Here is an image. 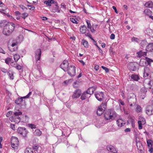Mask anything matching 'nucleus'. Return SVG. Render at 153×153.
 I'll list each match as a JSON object with an SVG mask.
<instances>
[{"instance_id": "bb28decb", "label": "nucleus", "mask_w": 153, "mask_h": 153, "mask_svg": "<svg viewBox=\"0 0 153 153\" xmlns=\"http://www.w3.org/2000/svg\"><path fill=\"white\" fill-rule=\"evenodd\" d=\"M131 79L135 81H138L140 79L139 76L136 74H132L131 76Z\"/></svg>"}, {"instance_id": "f257e3e1", "label": "nucleus", "mask_w": 153, "mask_h": 153, "mask_svg": "<svg viewBox=\"0 0 153 153\" xmlns=\"http://www.w3.org/2000/svg\"><path fill=\"white\" fill-rule=\"evenodd\" d=\"M0 27H4L3 33L6 36H9L14 31L15 25L12 22H8L6 20H3L0 22Z\"/></svg>"}, {"instance_id": "338daca9", "label": "nucleus", "mask_w": 153, "mask_h": 153, "mask_svg": "<svg viewBox=\"0 0 153 153\" xmlns=\"http://www.w3.org/2000/svg\"><path fill=\"white\" fill-rule=\"evenodd\" d=\"M149 151L150 153H152L153 152V148L152 147H149Z\"/></svg>"}, {"instance_id": "c756f323", "label": "nucleus", "mask_w": 153, "mask_h": 153, "mask_svg": "<svg viewBox=\"0 0 153 153\" xmlns=\"http://www.w3.org/2000/svg\"><path fill=\"white\" fill-rule=\"evenodd\" d=\"M136 108L135 109V111L137 112L140 113L142 112V108L140 105H136Z\"/></svg>"}, {"instance_id": "f3484780", "label": "nucleus", "mask_w": 153, "mask_h": 153, "mask_svg": "<svg viewBox=\"0 0 153 153\" xmlns=\"http://www.w3.org/2000/svg\"><path fill=\"white\" fill-rule=\"evenodd\" d=\"M95 88L94 87H90L85 92L89 95H91L93 94L94 91H95Z\"/></svg>"}, {"instance_id": "680f3d73", "label": "nucleus", "mask_w": 153, "mask_h": 153, "mask_svg": "<svg viewBox=\"0 0 153 153\" xmlns=\"http://www.w3.org/2000/svg\"><path fill=\"white\" fill-rule=\"evenodd\" d=\"M1 71L3 73H6V72L7 73V69L4 68H1Z\"/></svg>"}, {"instance_id": "9b49d317", "label": "nucleus", "mask_w": 153, "mask_h": 153, "mask_svg": "<svg viewBox=\"0 0 153 153\" xmlns=\"http://www.w3.org/2000/svg\"><path fill=\"white\" fill-rule=\"evenodd\" d=\"M44 3L48 6H51L52 4H54L56 6V8L59 9V7L57 6V3L56 1H45Z\"/></svg>"}, {"instance_id": "a878e982", "label": "nucleus", "mask_w": 153, "mask_h": 153, "mask_svg": "<svg viewBox=\"0 0 153 153\" xmlns=\"http://www.w3.org/2000/svg\"><path fill=\"white\" fill-rule=\"evenodd\" d=\"M145 60L146 61V63H147V65L150 66H151V63L153 62V60L147 57H145Z\"/></svg>"}, {"instance_id": "603ef678", "label": "nucleus", "mask_w": 153, "mask_h": 153, "mask_svg": "<svg viewBox=\"0 0 153 153\" xmlns=\"http://www.w3.org/2000/svg\"><path fill=\"white\" fill-rule=\"evenodd\" d=\"M101 68L103 70H105V71L106 73H108L109 71V69L108 68H106V67H104V66H102Z\"/></svg>"}, {"instance_id": "f8f14e48", "label": "nucleus", "mask_w": 153, "mask_h": 153, "mask_svg": "<svg viewBox=\"0 0 153 153\" xmlns=\"http://www.w3.org/2000/svg\"><path fill=\"white\" fill-rule=\"evenodd\" d=\"M41 55V51L40 49H38L35 52V57L37 62L39 61Z\"/></svg>"}, {"instance_id": "ea45409f", "label": "nucleus", "mask_w": 153, "mask_h": 153, "mask_svg": "<svg viewBox=\"0 0 153 153\" xmlns=\"http://www.w3.org/2000/svg\"><path fill=\"white\" fill-rule=\"evenodd\" d=\"M20 56L18 54H15L14 55V59L16 62L20 59Z\"/></svg>"}, {"instance_id": "a211bd4d", "label": "nucleus", "mask_w": 153, "mask_h": 153, "mask_svg": "<svg viewBox=\"0 0 153 153\" xmlns=\"http://www.w3.org/2000/svg\"><path fill=\"white\" fill-rule=\"evenodd\" d=\"M81 95L80 99L82 100H84L90 97V96H89L85 91L82 94H81Z\"/></svg>"}, {"instance_id": "c9c22d12", "label": "nucleus", "mask_w": 153, "mask_h": 153, "mask_svg": "<svg viewBox=\"0 0 153 153\" xmlns=\"http://www.w3.org/2000/svg\"><path fill=\"white\" fill-rule=\"evenodd\" d=\"M22 102V98H21V97L18 98L15 101V103L18 105L21 104Z\"/></svg>"}, {"instance_id": "cd10ccee", "label": "nucleus", "mask_w": 153, "mask_h": 153, "mask_svg": "<svg viewBox=\"0 0 153 153\" xmlns=\"http://www.w3.org/2000/svg\"><path fill=\"white\" fill-rule=\"evenodd\" d=\"M107 149L109 151L115 153L116 151L114 150V147L111 146L109 145L107 147Z\"/></svg>"}, {"instance_id": "0e129e2a", "label": "nucleus", "mask_w": 153, "mask_h": 153, "mask_svg": "<svg viewBox=\"0 0 153 153\" xmlns=\"http://www.w3.org/2000/svg\"><path fill=\"white\" fill-rule=\"evenodd\" d=\"M149 73L148 72H144L143 73V76L144 77H146L148 76L149 75Z\"/></svg>"}, {"instance_id": "c85d7f7f", "label": "nucleus", "mask_w": 153, "mask_h": 153, "mask_svg": "<svg viewBox=\"0 0 153 153\" xmlns=\"http://www.w3.org/2000/svg\"><path fill=\"white\" fill-rule=\"evenodd\" d=\"M144 13L147 16H149V17L152 15V12L148 9L145 10L144 11Z\"/></svg>"}, {"instance_id": "0eeeda50", "label": "nucleus", "mask_w": 153, "mask_h": 153, "mask_svg": "<svg viewBox=\"0 0 153 153\" xmlns=\"http://www.w3.org/2000/svg\"><path fill=\"white\" fill-rule=\"evenodd\" d=\"M139 120L138 121V128L139 129L142 128V125H144L146 123L145 120L144 118L141 116L139 117Z\"/></svg>"}, {"instance_id": "5701e85b", "label": "nucleus", "mask_w": 153, "mask_h": 153, "mask_svg": "<svg viewBox=\"0 0 153 153\" xmlns=\"http://www.w3.org/2000/svg\"><path fill=\"white\" fill-rule=\"evenodd\" d=\"M104 111V108H102L101 107V106H99L97 111V115L99 116L101 115Z\"/></svg>"}, {"instance_id": "de8ad7c7", "label": "nucleus", "mask_w": 153, "mask_h": 153, "mask_svg": "<svg viewBox=\"0 0 153 153\" xmlns=\"http://www.w3.org/2000/svg\"><path fill=\"white\" fill-rule=\"evenodd\" d=\"M28 14L26 13H25L22 14L21 16L24 19H25V18L28 16Z\"/></svg>"}, {"instance_id": "9d476101", "label": "nucleus", "mask_w": 153, "mask_h": 153, "mask_svg": "<svg viewBox=\"0 0 153 153\" xmlns=\"http://www.w3.org/2000/svg\"><path fill=\"white\" fill-rule=\"evenodd\" d=\"M68 62L67 60H64L62 63L60 65V67L64 71H66V70L68 68L69 66H68Z\"/></svg>"}, {"instance_id": "8fccbe9b", "label": "nucleus", "mask_w": 153, "mask_h": 153, "mask_svg": "<svg viewBox=\"0 0 153 153\" xmlns=\"http://www.w3.org/2000/svg\"><path fill=\"white\" fill-rule=\"evenodd\" d=\"M95 45L97 47L100 53L102 54V55L103 54V51H102V50L97 45V43L95 44Z\"/></svg>"}, {"instance_id": "774afa93", "label": "nucleus", "mask_w": 153, "mask_h": 153, "mask_svg": "<svg viewBox=\"0 0 153 153\" xmlns=\"http://www.w3.org/2000/svg\"><path fill=\"white\" fill-rule=\"evenodd\" d=\"M10 127L13 130H15V125L14 124H10Z\"/></svg>"}, {"instance_id": "412c9836", "label": "nucleus", "mask_w": 153, "mask_h": 153, "mask_svg": "<svg viewBox=\"0 0 153 153\" xmlns=\"http://www.w3.org/2000/svg\"><path fill=\"white\" fill-rule=\"evenodd\" d=\"M137 56L140 58L142 56H144L147 55V52H143L142 51L137 52Z\"/></svg>"}, {"instance_id": "2eb2a0df", "label": "nucleus", "mask_w": 153, "mask_h": 153, "mask_svg": "<svg viewBox=\"0 0 153 153\" xmlns=\"http://www.w3.org/2000/svg\"><path fill=\"white\" fill-rule=\"evenodd\" d=\"M117 124L119 127H121L124 126L125 124V121L122 119H118L117 121Z\"/></svg>"}, {"instance_id": "3c124183", "label": "nucleus", "mask_w": 153, "mask_h": 153, "mask_svg": "<svg viewBox=\"0 0 153 153\" xmlns=\"http://www.w3.org/2000/svg\"><path fill=\"white\" fill-rule=\"evenodd\" d=\"M39 148V146L38 145H35L33 146L32 149H33V150H34V151H36L37 152V149Z\"/></svg>"}, {"instance_id": "6e6552de", "label": "nucleus", "mask_w": 153, "mask_h": 153, "mask_svg": "<svg viewBox=\"0 0 153 153\" xmlns=\"http://www.w3.org/2000/svg\"><path fill=\"white\" fill-rule=\"evenodd\" d=\"M146 114L150 116L153 114V105H148L147 106L146 109Z\"/></svg>"}, {"instance_id": "4be33fe9", "label": "nucleus", "mask_w": 153, "mask_h": 153, "mask_svg": "<svg viewBox=\"0 0 153 153\" xmlns=\"http://www.w3.org/2000/svg\"><path fill=\"white\" fill-rule=\"evenodd\" d=\"M146 50L148 51H153V43H149L146 46Z\"/></svg>"}, {"instance_id": "dca6fc26", "label": "nucleus", "mask_w": 153, "mask_h": 153, "mask_svg": "<svg viewBox=\"0 0 153 153\" xmlns=\"http://www.w3.org/2000/svg\"><path fill=\"white\" fill-rule=\"evenodd\" d=\"M17 49V45L16 44L15 42L12 43L11 48H9V50L11 52H13L16 51Z\"/></svg>"}, {"instance_id": "58836bf2", "label": "nucleus", "mask_w": 153, "mask_h": 153, "mask_svg": "<svg viewBox=\"0 0 153 153\" xmlns=\"http://www.w3.org/2000/svg\"><path fill=\"white\" fill-rule=\"evenodd\" d=\"M147 143L148 147H150L152 146V141L151 140L149 139L147 140Z\"/></svg>"}, {"instance_id": "6e6d98bb", "label": "nucleus", "mask_w": 153, "mask_h": 153, "mask_svg": "<svg viewBox=\"0 0 153 153\" xmlns=\"http://www.w3.org/2000/svg\"><path fill=\"white\" fill-rule=\"evenodd\" d=\"M98 26V25H93L92 27V28H93L94 29V31L93 32H92V33H94L96 31V28Z\"/></svg>"}, {"instance_id": "79ce46f5", "label": "nucleus", "mask_w": 153, "mask_h": 153, "mask_svg": "<svg viewBox=\"0 0 153 153\" xmlns=\"http://www.w3.org/2000/svg\"><path fill=\"white\" fill-rule=\"evenodd\" d=\"M131 41L132 42L138 43L139 42L140 40L137 38L133 37L131 38Z\"/></svg>"}, {"instance_id": "7c9ffc66", "label": "nucleus", "mask_w": 153, "mask_h": 153, "mask_svg": "<svg viewBox=\"0 0 153 153\" xmlns=\"http://www.w3.org/2000/svg\"><path fill=\"white\" fill-rule=\"evenodd\" d=\"M81 44H82L84 47L86 48L88 47V43L87 41L84 39L82 40Z\"/></svg>"}, {"instance_id": "7ed1b4c3", "label": "nucleus", "mask_w": 153, "mask_h": 153, "mask_svg": "<svg viewBox=\"0 0 153 153\" xmlns=\"http://www.w3.org/2000/svg\"><path fill=\"white\" fill-rule=\"evenodd\" d=\"M22 114V112L19 110L17 111H15L13 114L14 115L10 118V120L11 121H13L16 123H18L21 121L20 117Z\"/></svg>"}, {"instance_id": "bf43d9fd", "label": "nucleus", "mask_w": 153, "mask_h": 153, "mask_svg": "<svg viewBox=\"0 0 153 153\" xmlns=\"http://www.w3.org/2000/svg\"><path fill=\"white\" fill-rule=\"evenodd\" d=\"M15 67L18 70H20L22 68V67L19 65H16Z\"/></svg>"}, {"instance_id": "6ab92c4d", "label": "nucleus", "mask_w": 153, "mask_h": 153, "mask_svg": "<svg viewBox=\"0 0 153 153\" xmlns=\"http://www.w3.org/2000/svg\"><path fill=\"white\" fill-rule=\"evenodd\" d=\"M87 30V27L86 26L84 25L81 26L79 28V30L80 32L82 34H84L86 33V31Z\"/></svg>"}, {"instance_id": "393cba45", "label": "nucleus", "mask_w": 153, "mask_h": 153, "mask_svg": "<svg viewBox=\"0 0 153 153\" xmlns=\"http://www.w3.org/2000/svg\"><path fill=\"white\" fill-rule=\"evenodd\" d=\"M146 7L148 8H152L153 7V3L151 1H149L145 4Z\"/></svg>"}, {"instance_id": "864d4df0", "label": "nucleus", "mask_w": 153, "mask_h": 153, "mask_svg": "<svg viewBox=\"0 0 153 153\" xmlns=\"http://www.w3.org/2000/svg\"><path fill=\"white\" fill-rule=\"evenodd\" d=\"M27 6L28 7H29V9L30 10H33L35 8L34 6L33 5H27Z\"/></svg>"}, {"instance_id": "f03ea898", "label": "nucleus", "mask_w": 153, "mask_h": 153, "mask_svg": "<svg viewBox=\"0 0 153 153\" xmlns=\"http://www.w3.org/2000/svg\"><path fill=\"white\" fill-rule=\"evenodd\" d=\"M117 114L114 110L110 108L106 112L104 117L106 120L111 122L114 120L117 117Z\"/></svg>"}, {"instance_id": "13d9d810", "label": "nucleus", "mask_w": 153, "mask_h": 153, "mask_svg": "<svg viewBox=\"0 0 153 153\" xmlns=\"http://www.w3.org/2000/svg\"><path fill=\"white\" fill-rule=\"evenodd\" d=\"M100 106H101V107L102 108H104L105 110L106 108V104L105 103H102Z\"/></svg>"}, {"instance_id": "423d86ee", "label": "nucleus", "mask_w": 153, "mask_h": 153, "mask_svg": "<svg viewBox=\"0 0 153 153\" xmlns=\"http://www.w3.org/2000/svg\"><path fill=\"white\" fill-rule=\"evenodd\" d=\"M17 131L19 134L24 137L26 136L27 133V131L25 127H19L18 128Z\"/></svg>"}, {"instance_id": "2f4dec72", "label": "nucleus", "mask_w": 153, "mask_h": 153, "mask_svg": "<svg viewBox=\"0 0 153 153\" xmlns=\"http://www.w3.org/2000/svg\"><path fill=\"white\" fill-rule=\"evenodd\" d=\"M7 74L9 76L10 79L12 80L14 79L13 73L12 71H9L7 72Z\"/></svg>"}, {"instance_id": "39448f33", "label": "nucleus", "mask_w": 153, "mask_h": 153, "mask_svg": "<svg viewBox=\"0 0 153 153\" xmlns=\"http://www.w3.org/2000/svg\"><path fill=\"white\" fill-rule=\"evenodd\" d=\"M11 143L12 147L15 149H18L19 142L18 138L16 137H13L11 139Z\"/></svg>"}, {"instance_id": "72a5a7b5", "label": "nucleus", "mask_w": 153, "mask_h": 153, "mask_svg": "<svg viewBox=\"0 0 153 153\" xmlns=\"http://www.w3.org/2000/svg\"><path fill=\"white\" fill-rule=\"evenodd\" d=\"M29 117L26 115H23L22 121L26 123L28 122Z\"/></svg>"}, {"instance_id": "09e8293b", "label": "nucleus", "mask_w": 153, "mask_h": 153, "mask_svg": "<svg viewBox=\"0 0 153 153\" xmlns=\"http://www.w3.org/2000/svg\"><path fill=\"white\" fill-rule=\"evenodd\" d=\"M144 72H148L150 73V70L149 68L147 67V66H145L144 67Z\"/></svg>"}, {"instance_id": "052dcab7", "label": "nucleus", "mask_w": 153, "mask_h": 153, "mask_svg": "<svg viewBox=\"0 0 153 153\" xmlns=\"http://www.w3.org/2000/svg\"><path fill=\"white\" fill-rule=\"evenodd\" d=\"M114 125H113L111 126V131L112 132H114V131H116L117 130V129L114 128Z\"/></svg>"}, {"instance_id": "37998d69", "label": "nucleus", "mask_w": 153, "mask_h": 153, "mask_svg": "<svg viewBox=\"0 0 153 153\" xmlns=\"http://www.w3.org/2000/svg\"><path fill=\"white\" fill-rule=\"evenodd\" d=\"M32 94V92L30 91L28 93V94L26 95V96L23 97H21V98H22V100H23V99H25V98H28Z\"/></svg>"}, {"instance_id": "1a4fd4ad", "label": "nucleus", "mask_w": 153, "mask_h": 153, "mask_svg": "<svg viewBox=\"0 0 153 153\" xmlns=\"http://www.w3.org/2000/svg\"><path fill=\"white\" fill-rule=\"evenodd\" d=\"M94 95L98 101H101L103 100L104 99V94L102 92L96 93Z\"/></svg>"}, {"instance_id": "a19ab883", "label": "nucleus", "mask_w": 153, "mask_h": 153, "mask_svg": "<svg viewBox=\"0 0 153 153\" xmlns=\"http://www.w3.org/2000/svg\"><path fill=\"white\" fill-rule=\"evenodd\" d=\"M27 126L32 129H35L36 128V126L35 124L32 123L28 124L27 125Z\"/></svg>"}, {"instance_id": "e433bc0d", "label": "nucleus", "mask_w": 153, "mask_h": 153, "mask_svg": "<svg viewBox=\"0 0 153 153\" xmlns=\"http://www.w3.org/2000/svg\"><path fill=\"white\" fill-rule=\"evenodd\" d=\"M25 153H33V149L31 148L27 147L25 149Z\"/></svg>"}, {"instance_id": "4468645a", "label": "nucleus", "mask_w": 153, "mask_h": 153, "mask_svg": "<svg viewBox=\"0 0 153 153\" xmlns=\"http://www.w3.org/2000/svg\"><path fill=\"white\" fill-rule=\"evenodd\" d=\"M147 92V89L145 87H142L140 90V96L142 99H144L146 96V93Z\"/></svg>"}, {"instance_id": "473e14b6", "label": "nucleus", "mask_w": 153, "mask_h": 153, "mask_svg": "<svg viewBox=\"0 0 153 153\" xmlns=\"http://www.w3.org/2000/svg\"><path fill=\"white\" fill-rule=\"evenodd\" d=\"M33 134L35 135L40 136L42 134V132L39 129H36L33 132Z\"/></svg>"}, {"instance_id": "49530a36", "label": "nucleus", "mask_w": 153, "mask_h": 153, "mask_svg": "<svg viewBox=\"0 0 153 153\" xmlns=\"http://www.w3.org/2000/svg\"><path fill=\"white\" fill-rule=\"evenodd\" d=\"M70 20L72 22H73L74 23H75L76 24H77L78 23V22L74 18H70Z\"/></svg>"}, {"instance_id": "b1692460", "label": "nucleus", "mask_w": 153, "mask_h": 153, "mask_svg": "<svg viewBox=\"0 0 153 153\" xmlns=\"http://www.w3.org/2000/svg\"><path fill=\"white\" fill-rule=\"evenodd\" d=\"M7 10L2 9L0 10V12L4 15H6L10 18H12V16H10V14L7 13Z\"/></svg>"}, {"instance_id": "69168bd1", "label": "nucleus", "mask_w": 153, "mask_h": 153, "mask_svg": "<svg viewBox=\"0 0 153 153\" xmlns=\"http://www.w3.org/2000/svg\"><path fill=\"white\" fill-rule=\"evenodd\" d=\"M12 113V111H9L6 114V116L7 117H9L10 115Z\"/></svg>"}, {"instance_id": "5fc2aeb1", "label": "nucleus", "mask_w": 153, "mask_h": 153, "mask_svg": "<svg viewBox=\"0 0 153 153\" xmlns=\"http://www.w3.org/2000/svg\"><path fill=\"white\" fill-rule=\"evenodd\" d=\"M19 6L20 8L24 10H27V8L24 6L22 5H19Z\"/></svg>"}, {"instance_id": "aec40b11", "label": "nucleus", "mask_w": 153, "mask_h": 153, "mask_svg": "<svg viewBox=\"0 0 153 153\" xmlns=\"http://www.w3.org/2000/svg\"><path fill=\"white\" fill-rule=\"evenodd\" d=\"M86 22L87 25V27L88 28V30L89 31L88 29H89L91 32H93L94 31V30L93 28H92V26L91 24L90 21L87 20H86Z\"/></svg>"}, {"instance_id": "4d7b16f0", "label": "nucleus", "mask_w": 153, "mask_h": 153, "mask_svg": "<svg viewBox=\"0 0 153 153\" xmlns=\"http://www.w3.org/2000/svg\"><path fill=\"white\" fill-rule=\"evenodd\" d=\"M146 32L147 34L148 35L150 36V33L152 32V31L149 29H147L146 30Z\"/></svg>"}, {"instance_id": "a18cd8bd", "label": "nucleus", "mask_w": 153, "mask_h": 153, "mask_svg": "<svg viewBox=\"0 0 153 153\" xmlns=\"http://www.w3.org/2000/svg\"><path fill=\"white\" fill-rule=\"evenodd\" d=\"M12 59L10 58H7L5 60V62L7 64H9L11 62Z\"/></svg>"}, {"instance_id": "c03bdc74", "label": "nucleus", "mask_w": 153, "mask_h": 153, "mask_svg": "<svg viewBox=\"0 0 153 153\" xmlns=\"http://www.w3.org/2000/svg\"><path fill=\"white\" fill-rule=\"evenodd\" d=\"M85 35L86 36H88L92 40H93V41L95 42L91 34H90L89 33H85Z\"/></svg>"}, {"instance_id": "f704fd0d", "label": "nucleus", "mask_w": 153, "mask_h": 153, "mask_svg": "<svg viewBox=\"0 0 153 153\" xmlns=\"http://www.w3.org/2000/svg\"><path fill=\"white\" fill-rule=\"evenodd\" d=\"M140 64L141 66H147V63L145 60H140Z\"/></svg>"}, {"instance_id": "4c0bfd02", "label": "nucleus", "mask_w": 153, "mask_h": 153, "mask_svg": "<svg viewBox=\"0 0 153 153\" xmlns=\"http://www.w3.org/2000/svg\"><path fill=\"white\" fill-rule=\"evenodd\" d=\"M148 44L146 40H143L141 41L140 43L141 46L143 48L145 46Z\"/></svg>"}, {"instance_id": "20e7f679", "label": "nucleus", "mask_w": 153, "mask_h": 153, "mask_svg": "<svg viewBox=\"0 0 153 153\" xmlns=\"http://www.w3.org/2000/svg\"><path fill=\"white\" fill-rule=\"evenodd\" d=\"M68 74L71 77L74 76L76 74V67L73 65L69 66L66 70Z\"/></svg>"}, {"instance_id": "ddd939ff", "label": "nucleus", "mask_w": 153, "mask_h": 153, "mask_svg": "<svg viewBox=\"0 0 153 153\" xmlns=\"http://www.w3.org/2000/svg\"><path fill=\"white\" fill-rule=\"evenodd\" d=\"M81 94V90L79 89H77L74 91L72 97L73 99L77 98L79 97Z\"/></svg>"}, {"instance_id": "e2e57ef3", "label": "nucleus", "mask_w": 153, "mask_h": 153, "mask_svg": "<svg viewBox=\"0 0 153 153\" xmlns=\"http://www.w3.org/2000/svg\"><path fill=\"white\" fill-rule=\"evenodd\" d=\"M115 35L114 33H112L110 36V38L112 39H114L115 38Z\"/></svg>"}]
</instances>
